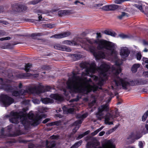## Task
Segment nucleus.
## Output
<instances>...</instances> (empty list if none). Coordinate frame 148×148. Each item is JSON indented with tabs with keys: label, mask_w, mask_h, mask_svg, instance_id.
<instances>
[{
	"label": "nucleus",
	"mask_w": 148,
	"mask_h": 148,
	"mask_svg": "<svg viewBox=\"0 0 148 148\" xmlns=\"http://www.w3.org/2000/svg\"><path fill=\"white\" fill-rule=\"evenodd\" d=\"M88 42L90 44L95 43L97 45V49L98 50L105 49L110 52L109 56L112 60L116 61L114 66H112L111 69L110 66L105 62H103L99 67H97L95 62H92L89 64L86 63H82L81 66L85 68V71L82 74V77L85 75L92 77V74L96 71L100 73L101 77H103L106 78L110 73V71L112 70V73L114 76L113 82L118 88H123L126 89L127 86L129 85V83L126 79H123L121 75L119 77V74L121 72L120 66L121 63H119L117 58V52L116 49L117 47L116 44L112 42L103 39L94 40L93 39L87 40Z\"/></svg>",
	"instance_id": "f257e3e1"
},
{
	"label": "nucleus",
	"mask_w": 148,
	"mask_h": 148,
	"mask_svg": "<svg viewBox=\"0 0 148 148\" xmlns=\"http://www.w3.org/2000/svg\"><path fill=\"white\" fill-rule=\"evenodd\" d=\"M66 89H64V94L67 95L69 92H80L87 94L89 92L93 91L94 92L98 88L101 89L100 86L102 85L101 82L98 86L94 84L90 79H87L86 77L81 78L77 77L75 74H73L71 78H69L66 82Z\"/></svg>",
	"instance_id": "f03ea898"
},
{
	"label": "nucleus",
	"mask_w": 148,
	"mask_h": 148,
	"mask_svg": "<svg viewBox=\"0 0 148 148\" xmlns=\"http://www.w3.org/2000/svg\"><path fill=\"white\" fill-rule=\"evenodd\" d=\"M11 80L10 79L8 80L0 78V89H2L8 92H12L13 95L17 96L19 95H24L27 93H36L39 94L41 93L45 92L46 91H48L49 90L48 88L50 89V87L49 86L46 88V90H43L44 86L41 85L38 86L35 85L33 86H30L27 88L26 90L22 89L19 92L17 91H14V88L10 86V83Z\"/></svg>",
	"instance_id": "7ed1b4c3"
},
{
	"label": "nucleus",
	"mask_w": 148,
	"mask_h": 148,
	"mask_svg": "<svg viewBox=\"0 0 148 148\" xmlns=\"http://www.w3.org/2000/svg\"><path fill=\"white\" fill-rule=\"evenodd\" d=\"M10 115L11 118L10 121L13 123L17 124L20 121L25 126H28L30 125L35 126L40 123V118H34V114L31 112L27 114L23 113L20 114L16 112L12 111Z\"/></svg>",
	"instance_id": "20e7f679"
},
{
	"label": "nucleus",
	"mask_w": 148,
	"mask_h": 148,
	"mask_svg": "<svg viewBox=\"0 0 148 148\" xmlns=\"http://www.w3.org/2000/svg\"><path fill=\"white\" fill-rule=\"evenodd\" d=\"M63 43L67 45L71 46L77 45H80L83 48L86 50L90 51L92 53L96 60L101 59H106L110 60L105 54V53L102 51H96V48L95 46L90 45L84 42V41L78 39H74L72 41L68 40H65L63 42Z\"/></svg>",
	"instance_id": "39448f33"
},
{
	"label": "nucleus",
	"mask_w": 148,
	"mask_h": 148,
	"mask_svg": "<svg viewBox=\"0 0 148 148\" xmlns=\"http://www.w3.org/2000/svg\"><path fill=\"white\" fill-rule=\"evenodd\" d=\"M98 145V143L93 141L88 143L86 146L87 148H115V145L111 140L107 141L102 145V147L97 148Z\"/></svg>",
	"instance_id": "423d86ee"
},
{
	"label": "nucleus",
	"mask_w": 148,
	"mask_h": 148,
	"mask_svg": "<svg viewBox=\"0 0 148 148\" xmlns=\"http://www.w3.org/2000/svg\"><path fill=\"white\" fill-rule=\"evenodd\" d=\"M115 114H114L112 111H111L110 113H108L104 116L105 123L109 125L113 124L112 121L114 118L117 117L119 115V113L117 110L115 112Z\"/></svg>",
	"instance_id": "0eeeda50"
},
{
	"label": "nucleus",
	"mask_w": 148,
	"mask_h": 148,
	"mask_svg": "<svg viewBox=\"0 0 148 148\" xmlns=\"http://www.w3.org/2000/svg\"><path fill=\"white\" fill-rule=\"evenodd\" d=\"M88 113H85L83 114H78L77 115V117L78 119H81L76 121L73 123V125L75 127L73 129V132L75 133L80 126V124L83 121V119L86 117L88 116Z\"/></svg>",
	"instance_id": "6e6552de"
},
{
	"label": "nucleus",
	"mask_w": 148,
	"mask_h": 148,
	"mask_svg": "<svg viewBox=\"0 0 148 148\" xmlns=\"http://www.w3.org/2000/svg\"><path fill=\"white\" fill-rule=\"evenodd\" d=\"M14 102V100L7 95H2L0 96V103L5 106H9Z\"/></svg>",
	"instance_id": "1a4fd4ad"
},
{
	"label": "nucleus",
	"mask_w": 148,
	"mask_h": 148,
	"mask_svg": "<svg viewBox=\"0 0 148 148\" xmlns=\"http://www.w3.org/2000/svg\"><path fill=\"white\" fill-rule=\"evenodd\" d=\"M108 104H106L105 105H103L99 107L98 108V111L96 114L97 117L100 119H101L103 117V114L102 112L103 111H107L109 110Z\"/></svg>",
	"instance_id": "9d476101"
},
{
	"label": "nucleus",
	"mask_w": 148,
	"mask_h": 148,
	"mask_svg": "<svg viewBox=\"0 0 148 148\" xmlns=\"http://www.w3.org/2000/svg\"><path fill=\"white\" fill-rule=\"evenodd\" d=\"M130 53V51L126 47H122L120 48V55L123 58L127 57Z\"/></svg>",
	"instance_id": "9b49d317"
},
{
	"label": "nucleus",
	"mask_w": 148,
	"mask_h": 148,
	"mask_svg": "<svg viewBox=\"0 0 148 148\" xmlns=\"http://www.w3.org/2000/svg\"><path fill=\"white\" fill-rule=\"evenodd\" d=\"M54 48L59 50L66 51L68 52H70L71 50L69 47H67L65 46H61L60 45L58 44L55 45Z\"/></svg>",
	"instance_id": "f8f14e48"
},
{
	"label": "nucleus",
	"mask_w": 148,
	"mask_h": 148,
	"mask_svg": "<svg viewBox=\"0 0 148 148\" xmlns=\"http://www.w3.org/2000/svg\"><path fill=\"white\" fill-rule=\"evenodd\" d=\"M69 32H65L60 34H56L51 36V38L54 37L56 38H61L66 37L70 34Z\"/></svg>",
	"instance_id": "ddd939ff"
},
{
	"label": "nucleus",
	"mask_w": 148,
	"mask_h": 148,
	"mask_svg": "<svg viewBox=\"0 0 148 148\" xmlns=\"http://www.w3.org/2000/svg\"><path fill=\"white\" fill-rule=\"evenodd\" d=\"M62 109L63 112L64 114H68V113H72L75 109L74 108H69L66 106L63 107Z\"/></svg>",
	"instance_id": "4468645a"
},
{
	"label": "nucleus",
	"mask_w": 148,
	"mask_h": 148,
	"mask_svg": "<svg viewBox=\"0 0 148 148\" xmlns=\"http://www.w3.org/2000/svg\"><path fill=\"white\" fill-rule=\"evenodd\" d=\"M15 8H16V9H15L14 10L18 12L25 11L27 9L26 6L22 5H17L15 6Z\"/></svg>",
	"instance_id": "2eb2a0df"
},
{
	"label": "nucleus",
	"mask_w": 148,
	"mask_h": 148,
	"mask_svg": "<svg viewBox=\"0 0 148 148\" xmlns=\"http://www.w3.org/2000/svg\"><path fill=\"white\" fill-rule=\"evenodd\" d=\"M50 97L59 101H61L63 100V98L61 96L57 94H52L50 95Z\"/></svg>",
	"instance_id": "dca6fc26"
},
{
	"label": "nucleus",
	"mask_w": 148,
	"mask_h": 148,
	"mask_svg": "<svg viewBox=\"0 0 148 148\" xmlns=\"http://www.w3.org/2000/svg\"><path fill=\"white\" fill-rule=\"evenodd\" d=\"M41 100L42 103L45 104L52 103L53 102V99L48 98H41Z\"/></svg>",
	"instance_id": "f3484780"
},
{
	"label": "nucleus",
	"mask_w": 148,
	"mask_h": 148,
	"mask_svg": "<svg viewBox=\"0 0 148 148\" xmlns=\"http://www.w3.org/2000/svg\"><path fill=\"white\" fill-rule=\"evenodd\" d=\"M104 33L106 35H110L113 37L115 36L116 35L114 32L111 30H105L104 31Z\"/></svg>",
	"instance_id": "a211bd4d"
},
{
	"label": "nucleus",
	"mask_w": 148,
	"mask_h": 148,
	"mask_svg": "<svg viewBox=\"0 0 148 148\" xmlns=\"http://www.w3.org/2000/svg\"><path fill=\"white\" fill-rule=\"evenodd\" d=\"M141 136H139V137L137 138L136 137L133 133H131L130 134H129L127 137V139L128 140H133L134 139H138Z\"/></svg>",
	"instance_id": "6ab92c4d"
},
{
	"label": "nucleus",
	"mask_w": 148,
	"mask_h": 148,
	"mask_svg": "<svg viewBox=\"0 0 148 148\" xmlns=\"http://www.w3.org/2000/svg\"><path fill=\"white\" fill-rule=\"evenodd\" d=\"M55 143L53 141H52L50 143H49L47 141L46 142V146L48 148H53L55 146Z\"/></svg>",
	"instance_id": "aec40b11"
},
{
	"label": "nucleus",
	"mask_w": 148,
	"mask_h": 148,
	"mask_svg": "<svg viewBox=\"0 0 148 148\" xmlns=\"http://www.w3.org/2000/svg\"><path fill=\"white\" fill-rule=\"evenodd\" d=\"M24 77H27L30 76H32L34 77H37L38 76V75L37 74H32L28 73H26L22 74Z\"/></svg>",
	"instance_id": "412c9836"
},
{
	"label": "nucleus",
	"mask_w": 148,
	"mask_h": 148,
	"mask_svg": "<svg viewBox=\"0 0 148 148\" xmlns=\"http://www.w3.org/2000/svg\"><path fill=\"white\" fill-rule=\"evenodd\" d=\"M140 66V64H134L131 69V70L133 73H135L136 72L137 69Z\"/></svg>",
	"instance_id": "4be33fe9"
},
{
	"label": "nucleus",
	"mask_w": 148,
	"mask_h": 148,
	"mask_svg": "<svg viewBox=\"0 0 148 148\" xmlns=\"http://www.w3.org/2000/svg\"><path fill=\"white\" fill-rule=\"evenodd\" d=\"M82 141V140H80L79 141L76 143L74 145L72 146L70 148H77L79 147L81 145Z\"/></svg>",
	"instance_id": "5701e85b"
},
{
	"label": "nucleus",
	"mask_w": 148,
	"mask_h": 148,
	"mask_svg": "<svg viewBox=\"0 0 148 148\" xmlns=\"http://www.w3.org/2000/svg\"><path fill=\"white\" fill-rule=\"evenodd\" d=\"M118 126V125H116L113 128L109 130L106 132V134L107 135H109L111 134L112 132H114L117 129Z\"/></svg>",
	"instance_id": "b1692460"
},
{
	"label": "nucleus",
	"mask_w": 148,
	"mask_h": 148,
	"mask_svg": "<svg viewBox=\"0 0 148 148\" xmlns=\"http://www.w3.org/2000/svg\"><path fill=\"white\" fill-rule=\"evenodd\" d=\"M128 16L127 14L124 12H122L121 14L117 16V18L119 19H121L125 17H127Z\"/></svg>",
	"instance_id": "393cba45"
},
{
	"label": "nucleus",
	"mask_w": 148,
	"mask_h": 148,
	"mask_svg": "<svg viewBox=\"0 0 148 148\" xmlns=\"http://www.w3.org/2000/svg\"><path fill=\"white\" fill-rule=\"evenodd\" d=\"M110 11L114 10L118 8V6L116 5H109Z\"/></svg>",
	"instance_id": "a878e982"
},
{
	"label": "nucleus",
	"mask_w": 148,
	"mask_h": 148,
	"mask_svg": "<svg viewBox=\"0 0 148 148\" xmlns=\"http://www.w3.org/2000/svg\"><path fill=\"white\" fill-rule=\"evenodd\" d=\"M134 7L139 9L142 12H144L141 5L138 4V3H136L134 4Z\"/></svg>",
	"instance_id": "bb28decb"
},
{
	"label": "nucleus",
	"mask_w": 148,
	"mask_h": 148,
	"mask_svg": "<svg viewBox=\"0 0 148 148\" xmlns=\"http://www.w3.org/2000/svg\"><path fill=\"white\" fill-rule=\"evenodd\" d=\"M42 34L40 33H33L31 35V37L33 39H35L36 38V36H40L42 35Z\"/></svg>",
	"instance_id": "cd10ccee"
},
{
	"label": "nucleus",
	"mask_w": 148,
	"mask_h": 148,
	"mask_svg": "<svg viewBox=\"0 0 148 148\" xmlns=\"http://www.w3.org/2000/svg\"><path fill=\"white\" fill-rule=\"evenodd\" d=\"M119 36L123 39H125L130 38V36L128 35L123 34H120L119 35Z\"/></svg>",
	"instance_id": "c85d7f7f"
},
{
	"label": "nucleus",
	"mask_w": 148,
	"mask_h": 148,
	"mask_svg": "<svg viewBox=\"0 0 148 148\" xmlns=\"http://www.w3.org/2000/svg\"><path fill=\"white\" fill-rule=\"evenodd\" d=\"M32 66V65L30 64H26L25 66V70L27 72L29 71V69Z\"/></svg>",
	"instance_id": "c756f323"
},
{
	"label": "nucleus",
	"mask_w": 148,
	"mask_h": 148,
	"mask_svg": "<svg viewBox=\"0 0 148 148\" xmlns=\"http://www.w3.org/2000/svg\"><path fill=\"white\" fill-rule=\"evenodd\" d=\"M148 116V110L144 113L143 116L142 118V121H145Z\"/></svg>",
	"instance_id": "7c9ffc66"
},
{
	"label": "nucleus",
	"mask_w": 148,
	"mask_h": 148,
	"mask_svg": "<svg viewBox=\"0 0 148 148\" xmlns=\"http://www.w3.org/2000/svg\"><path fill=\"white\" fill-rule=\"evenodd\" d=\"M130 0H115L114 1V2L117 4H121L125 1Z\"/></svg>",
	"instance_id": "2f4dec72"
},
{
	"label": "nucleus",
	"mask_w": 148,
	"mask_h": 148,
	"mask_svg": "<svg viewBox=\"0 0 148 148\" xmlns=\"http://www.w3.org/2000/svg\"><path fill=\"white\" fill-rule=\"evenodd\" d=\"M42 0H34L29 2V4H31L33 5L36 4Z\"/></svg>",
	"instance_id": "473e14b6"
},
{
	"label": "nucleus",
	"mask_w": 148,
	"mask_h": 148,
	"mask_svg": "<svg viewBox=\"0 0 148 148\" xmlns=\"http://www.w3.org/2000/svg\"><path fill=\"white\" fill-rule=\"evenodd\" d=\"M60 123L56 121L53 122H51L48 124V126H51L54 125H56L57 126L59 125Z\"/></svg>",
	"instance_id": "72a5a7b5"
},
{
	"label": "nucleus",
	"mask_w": 148,
	"mask_h": 148,
	"mask_svg": "<svg viewBox=\"0 0 148 148\" xmlns=\"http://www.w3.org/2000/svg\"><path fill=\"white\" fill-rule=\"evenodd\" d=\"M81 57V56L79 54H75L73 56V58H75V60L79 59Z\"/></svg>",
	"instance_id": "f704fd0d"
},
{
	"label": "nucleus",
	"mask_w": 148,
	"mask_h": 148,
	"mask_svg": "<svg viewBox=\"0 0 148 148\" xmlns=\"http://www.w3.org/2000/svg\"><path fill=\"white\" fill-rule=\"evenodd\" d=\"M102 9L105 11H110L109 5H106L102 7Z\"/></svg>",
	"instance_id": "c9c22d12"
},
{
	"label": "nucleus",
	"mask_w": 148,
	"mask_h": 148,
	"mask_svg": "<svg viewBox=\"0 0 148 148\" xmlns=\"http://www.w3.org/2000/svg\"><path fill=\"white\" fill-rule=\"evenodd\" d=\"M68 13V11L66 10H63L59 11V15H64Z\"/></svg>",
	"instance_id": "e433bc0d"
},
{
	"label": "nucleus",
	"mask_w": 148,
	"mask_h": 148,
	"mask_svg": "<svg viewBox=\"0 0 148 148\" xmlns=\"http://www.w3.org/2000/svg\"><path fill=\"white\" fill-rule=\"evenodd\" d=\"M141 57L142 55L140 53L138 52L136 54V58H137V60H140L141 58Z\"/></svg>",
	"instance_id": "4c0bfd02"
},
{
	"label": "nucleus",
	"mask_w": 148,
	"mask_h": 148,
	"mask_svg": "<svg viewBox=\"0 0 148 148\" xmlns=\"http://www.w3.org/2000/svg\"><path fill=\"white\" fill-rule=\"evenodd\" d=\"M32 101L35 104H38L40 103V101L36 99H33Z\"/></svg>",
	"instance_id": "58836bf2"
},
{
	"label": "nucleus",
	"mask_w": 148,
	"mask_h": 148,
	"mask_svg": "<svg viewBox=\"0 0 148 148\" xmlns=\"http://www.w3.org/2000/svg\"><path fill=\"white\" fill-rule=\"evenodd\" d=\"M142 60L144 63L148 64V58H147L143 57Z\"/></svg>",
	"instance_id": "ea45409f"
},
{
	"label": "nucleus",
	"mask_w": 148,
	"mask_h": 148,
	"mask_svg": "<svg viewBox=\"0 0 148 148\" xmlns=\"http://www.w3.org/2000/svg\"><path fill=\"white\" fill-rule=\"evenodd\" d=\"M10 39V37H7L4 38H1L0 39V40H9Z\"/></svg>",
	"instance_id": "a19ab883"
},
{
	"label": "nucleus",
	"mask_w": 148,
	"mask_h": 148,
	"mask_svg": "<svg viewBox=\"0 0 148 148\" xmlns=\"http://www.w3.org/2000/svg\"><path fill=\"white\" fill-rule=\"evenodd\" d=\"M143 143H144V142H143L142 141L139 142L138 143V146L140 148H142L143 147Z\"/></svg>",
	"instance_id": "79ce46f5"
},
{
	"label": "nucleus",
	"mask_w": 148,
	"mask_h": 148,
	"mask_svg": "<svg viewBox=\"0 0 148 148\" xmlns=\"http://www.w3.org/2000/svg\"><path fill=\"white\" fill-rule=\"evenodd\" d=\"M99 131L98 130V129H97L93 132H92L91 134V135L92 136H94L97 134L99 132Z\"/></svg>",
	"instance_id": "37998d69"
},
{
	"label": "nucleus",
	"mask_w": 148,
	"mask_h": 148,
	"mask_svg": "<svg viewBox=\"0 0 148 148\" xmlns=\"http://www.w3.org/2000/svg\"><path fill=\"white\" fill-rule=\"evenodd\" d=\"M96 38L97 39L100 38L101 37V35L100 33H96Z\"/></svg>",
	"instance_id": "c03bdc74"
},
{
	"label": "nucleus",
	"mask_w": 148,
	"mask_h": 148,
	"mask_svg": "<svg viewBox=\"0 0 148 148\" xmlns=\"http://www.w3.org/2000/svg\"><path fill=\"white\" fill-rule=\"evenodd\" d=\"M84 136V135L83 134H80L77 137L76 139L77 140H79L82 138Z\"/></svg>",
	"instance_id": "a18cd8bd"
},
{
	"label": "nucleus",
	"mask_w": 148,
	"mask_h": 148,
	"mask_svg": "<svg viewBox=\"0 0 148 148\" xmlns=\"http://www.w3.org/2000/svg\"><path fill=\"white\" fill-rule=\"evenodd\" d=\"M143 75L145 77H148V71L144 72L143 73Z\"/></svg>",
	"instance_id": "49530a36"
},
{
	"label": "nucleus",
	"mask_w": 148,
	"mask_h": 148,
	"mask_svg": "<svg viewBox=\"0 0 148 148\" xmlns=\"http://www.w3.org/2000/svg\"><path fill=\"white\" fill-rule=\"evenodd\" d=\"M105 132L104 131H102L100 132L99 134V136H103L105 134Z\"/></svg>",
	"instance_id": "de8ad7c7"
},
{
	"label": "nucleus",
	"mask_w": 148,
	"mask_h": 148,
	"mask_svg": "<svg viewBox=\"0 0 148 148\" xmlns=\"http://www.w3.org/2000/svg\"><path fill=\"white\" fill-rule=\"evenodd\" d=\"M54 26L53 24H48L47 25V27L50 28H52Z\"/></svg>",
	"instance_id": "09e8293b"
},
{
	"label": "nucleus",
	"mask_w": 148,
	"mask_h": 148,
	"mask_svg": "<svg viewBox=\"0 0 148 148\" xmlns=\"http://www.w3.org/2000/svg\"><path fill=\"white\" fill-rule=\"evenodd\" d=\"M143 44L145 46H147L148 45V42L145 40H144L143 41Z\"/></svg>",
	"instance_id": "8fccbe9b"
},
{
	"label": "nucleus",
	"mask_w": 148,
	"mask_h": 148,
	"mask_svg": "<svg viewBox=\"0 0 148 148\" xmlns=\"http://www.w3.org/2000/svg\"><path fill=\"white\" fill-rule=\"evenodd\" d=\"M51 139H57L58 138L57 137L53 135L50 137Z\"/></svg>",
	"instance_id": "3c124183"
},
{
	"label": "nucleus",
	"mask_w": 148,
	"mask_h": 148,
	"mask_svg": "<svg viewBox=\"0 0 148 148\" xmlns=\"http://www.w3.org/2000/svg\"><path fill=\"white\" fill-rule=\"evenodd\" d=\"M79 100V99H71L70 101V102H74V101H77L78 100Z\"/></svg>",
	"instance_id": "603ef678"
},
{
	"label": "nucleus",
	"mask_w": 148,
	"mask_h": 148,
	"mask_svg": "<svg viewBox=\"0 0 148 148\" xmlns=\"http://www.w3.org/2000/svg\"><path fill=\"white\" fill-rule=\"evenodd\" d=\"M95 103V100L93 101L91 103H90L89 104V106L90 107H91L92 106H93V104Z\"/></svg>",
	"instance_id": "864d4df0"
},
{
	"label": "nucleus",
	"mask_w": 148,
	"mask_h": 148,
	"mask_svg": "<svg viewBox=\"0 0 148 148\" xmlns=\"http://www.w3.org/2000/svg\"><path fill=\"white\" fill-rule=\"evenodd\" d=\"M49 120V119H45L43 121V123H45L48 122Z\"/></svg>",
	"instance_id": "5fc2aeb1"
},
{
	"label": "nucleus",
	"mask_w": 148,
	"mask_h": 148,
	"mask_svg": "<svg viewBox=\"0 0 148 148\" xmlns=\"http://www.w3.org/2000/svg\"><path fill=\"white\" fill-rule=\"evenodd\" d=\"M42 111L43 112H47V108L46 107H42Z\"/></svg>",
	"instance_id": "6e6d98bb"
},
{
	"label": "nucleus",
	"mask_w": 148,
	"mask_h": 148,
	"mask_svg": "<svg viewBox=\"0 0 148 148\" xmlns=\"http://www.w3.org/2000/svg\"><path fill=\"white\" fill-rule=\"evenodd\" d=\"M92 77L94 79V80L97 81L98 79V77L95 75L92 76Z\"/></svg>",
	"instance_id": "4d7b16f0"
},
{
	"label": "nucleus",
	"mask_w": 148,
	"mask_h": 148,
	"mask_svg": "<svg viewBox=\"0 0 148 148\" xmlns=\"http://www.w3.org/2000/svg\"><path fill=\"white\" fill-rule=\"evenodd\" d=\"M90 132L89 131H86L85 132H84L83 134L84 135V136L85 135H86L87 134H88Z\"/></svg>",
	"instance_id": "13d9d810"
},
{
	"label": "nucleus",
	"mask_w": 148,
	"mask_h": 148,
	"mask_svg": "<svg viewBox=\"0 0 148 148\" xmlns=\"http://www.w3.org/2000/svg\"><path fill=\"white\" fill-rule=\"evenodd\" d=\"M104 127V126H101L98 129V130L100 132L101 131L102 129H103Z\"/></svg>",
	"instance_id": "bf43d9fd"
},
{
	"label": "nucleus",
	"mask_w": 148,
	"mask_h": 148,
	"mask_svg": "<svg viewBox=\"0 0 148 148\" xmlns=\"http://www.w3.org/2000/svg\"><path fill=\"white\" fill-rule=\"evenodd\" d=\"M96 6L95 7H100L103 4H96Z\"/></svg>",
	"instance_id": "052dcab7"
},
{
	"label": "nucleus",
	"mask_w": 148,
	"mask_h": 148,
	"mask_svg": "<svg viewBox=\"0 0 148 148\" xmlns=\"http://www.w3.org/2000/svg\"><path fill=\"white\" fill-rule=\"evenodd\" d=\"M0 23H3V24H5V25H7L8 24V22L5 21H0Z\"/></svg>",
	"instance_id": "680f3d73"
},
{
	"label": "nucleus",
	"mask_w": 148,
	"mask_h": 148,
	"mask_svg": "<svg viewBox=\"0 0 148 148\" xmlns=\"http://www.w3.org/2000/svg\"><path fill=\"white\" fill-rule=\"evenodd\" d=\"M3 7L0 6V13L3 11Z\"/></svg>",
	"instance_id": "e2e57ef3"
},
{
	"label": "nucleus",
	"mask_w": 148,
	"mask_h": 148,
	"mask_svg": "<svg viewBox=\"0 0 148 148\" xmlns=\"http://www.w3.org/2000/svg\"><path fill=\"white\" fill-rule=\"evenodd\" d=\"M42 18V17L41 16H38V19L39 21H40Z\"/></svg>",
	"instance_id": "0e129e2a"
},
{
	"label": "nucleus",
	"mask_w": 148,
	"mask_h": 148,
	"mask_svg": "<svg viewBox=\"0 0 148 148\" xmlns=\"http://www.w3.org/2000/svg\"><path fill=\"white\" fill-rule=\"evenodd\" d=\"M148 51V49H145L143 51L144 52H147Z\"/></svg>",
	"instance_id": "69168bd1"
},
{
	"label": "nucleus",
	"mask_w": 148,
	"mask_h": 148,
	"mask_svg": "<svg viewBox=\"0 0 148 148\" xmlns=\"http://www.w3.org/2000/svg\"><path fill=\"white\" fill-rule=\"evenodd\" d=\"M80 3V2L78 1H76L74 3L75 4H77V3Z\"/></svg>",
	"instance_id": "338daca9"
},
{
	"label": "nucleus",
	"mask_w": 148,
	"mask_h": 148,
	"mask_svg": "<svg viewBox=\"0 0 148 148\" xmlns=\"http://www.w3.org/2000/svg\"><path fill=\"white\" fill-rule=\"evenodd\" d=\"M145 127H146L147 130L148 131V125H145Z\"/></svg>",
	"instance_id": "774afa93"
}]
</instances>
